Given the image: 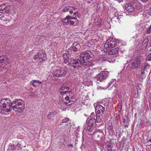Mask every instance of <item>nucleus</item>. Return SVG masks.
Wrapping results in <instances>:
<instances>
[{
	"label": "nucleus",
	"mask_w": 151,
	"mask_h": 151,
	"mask_svg": "<svg viewBox=\"0 0 151 151\" xmlns=\"http://www.w3.org/2000/svg\"><path fill=\"white\" fill-rule=\"evenodd\" d=\"M104 111V108L101 105L98 104L96 106L95 111L96 114H103Z\"/></svg>",
	"instance_id": "obj_13"
},
{
	"label": "nucleus",
	"mask_w": 151,
	"mask_h": 151,
	"mask_svg": "<svg viewBox=\"0 0 151 151\" xmlns=\"http://www.w3.org/2000/svg\"><path fill=\"white\" fill-rule=\"evenodd\" d=\"M126 142V139L125 138L123 137L121 141V142H122L123 143H124Z\"/></svg>",
	"instance_id": "obj_40"
},
{
	"label": "nucleus",
	"mask_w": 151,
	"mask_h": 151,
	"mask_svg": "<svg viewBox=\"0 0 151 151\" xmlns=\"http://www.w3.org/2000/svg\"><path fill=\"white\" fill-rule=\"evenodd\" d=\"M140 1H142L143 2H146L148 1L149 0H140Z\"/></svg>",
	"instance_id": "obj_44"
},
{
	"label": "nucleus",
	"mask_w": 151,
	"mask_h": 151,
	"mask_svg": "<svg viewBox=\"0 0 151 151\" xmlns=\"http://www.w3.org/2000/svg\"><path fill=\"white\" fill-rule=\"evenodd\" d=\"M107 149L109 151H112V148L109 146H108Z\"/></svg>",
	"instance_id": "obj_41"
},
{
	"label": "nucleus",
	"mask_w": 151,
	"mask_h": 151,
	"mask_svg": "<svg viewBox=\"0 0 151 151\" xmlns=\"http://www.w3.org/2000/svg\"><path fill=\"white\" fill-rule=\"evenodd\" d=\"M101 116V115H99L98 116V115H96V121L97 122H101L102 120L100 118V117Z\"/></svg>",
	"instance_id": "obj_32"
},
{
	"label": "nucleus",
	"mask_w": 151,
	"mask_h": 151,
	"mask_svg": "<svg viewBox=\"0 0 151 151\" xmlns=\"http://www.w3.org/2000/svg\"><path fill=\"white\" fill-rule=\"evenodd\" d=\"M149 41V40L146 37H145L143 39V41L142 43V45L144 46L145 48H147L148 45Z\"/></svg>",
	"instance_id": "obj_21"
},
{
	"label": "nucleus",
	"mask_w": 151,
	"mask_h": 151,
	"mask_svg": "<svg viewBox=\"0 0 151 151\" xmlns=\"http://www.w3.org/2000/svg\"><path fill=\"white\" fill-rule=\"evenodd\" d=\"M16 148L17 150H20L21 148L20 147V145L17 144V145H16Z\"/></svg>",
	"instance_id": "obj_38"
},
{
	"label": "nucleus",
	"mask_w": 151,
	"mask_h": 151,
	"mask_svg": "<svg viewBox=\"0 0 151 151\" xmlns=\"http://www.w3.org/2000/svg\"><path fill=\"white\" fill-rule=\"evenodd\" d=\"M139 93L135 92L134 95V97L135 98H138L139 96Z\"/></svg>",
	"instance_id": "obj_37"
},
{
	"label": "nucleus",
	"mask_w": 151,
	"mask_h": 151,
	"mask_svg": "<svg viewBox=\"0 0 151 151\" xmlns=\"http://www.w3.org/2000/svg\"><path fill=\"white\" fill-rule=\"evenodd\" d=\"M140 59L137 57H135L132 62V67L134 69H137L140 66Z\"/></svg>",
	"instance_id": "obj_12"
},
{
	"label": "nucleus",
	"mask_w": 151,
	"mask_h": 151,
	"mask_svg": "<svg viewBox=\"0 0 151 151\" xmlns=\"http://www.w3.org/2000/svg\"><path fill=\"white\" fill-rule=\"evenodd\" d=\"M151 32V26L150 25L146 31L147 34H150Z\"/></svg>",
	"instance_id": "obj_34"
},
{
	"label": "nucleus",
	"mask_w": 151,
	"mask_h": 151,
	"mask_svg": "<svg viewBox=\"0 0 151 151\" xmlns=\"http://www.w3.org/2000/svg\"><path fill=\"white\" fill-rule=\"evenodd\" d=\"M25 108V102L22 99H16L12 102L9 98L0 100V113L6 115L12 109L15 112L22 113Z\"/></svg>",
	"instance_id": "obj_1"
},
{
	"label": "nucleus",
	"mask_w": 151,
	"mask_h": 151,
	"mask_svg": "<svg viewBox=\"0 0 151 151\" xmlns=\"http://www.w3.org/2000/svg\"><path fill=\"white\" fill-rule=\"evenodd\" d=\"M62 22L64 25H70L73 26H76L77 24L78 21L77 18L68 15L62 20Z\"/></svg>",
	"instance_id": "obj_5"
},
{
	"label": "nucleus",
	"mask_w": 151,
	"mask_h": 151,
	"mask_svg": "<svg viewBox=\"0 0 151 151\" xmlns=\"http://www.w3.org/2000/svg\"><path fill=\"white\" fill-rule=\"evenodd\" d=\"M56 114V112L55 111H52L49 113L48 114L47 117L48 119H50L54 117Z\"/></svg>",
	"instance_id": "obj_24"
},
{
	"label": "nucleus",
	"mask_w": 151,
	"mask_h": 151,
	"mask_svg": "<svg viewBox=\"0 0 151 151\" xmlns=\"http://www.w3.org/2000/svg\"><path fill=\"white\" fill-rule=\"evenodd\" d=\"M150 145L151 146V144H150Z\"/></svg>",
	"instance_id": "obj_49"
},
{
	"label": "nucleus",
	"mask_w": 151,
	"mask_h": 151,
	"mask_svg": "<svg viewBox=\"0 0 151 151\" xmlns=\"http://www.w3.org/2000/svg\"><path fill=\"white\" fill-rule=\"evenodd\" d=\"M136 27L137 29H139V28H140V25L139 24L137 25L136 26Z\"/></svg>",
	"instance_id": "obj_42"
},
{
	"label": "nucleus",
	"mask_w": 151,
	"mask_h": 151,
	"mask_svg": "<svg viewBox=\"0 0 151 151\" xmlns=\"http://www.w3.org/2000/svg\"><path fill=\"white\" fill-rule=\"evenodd\" d=\"M115 15L116 16L115 18L118 20V21L119 23L120 22V20H119V19H120L121 18V16H122L120 13H118V12H116L115 13Z\"/></svg>",
	"instance_id": "obj_27"
},
{
	"label": "nucleus",
	"mask_w": 151,
	"mask_h": 151,
	"mask_svg": "<svg viewBox=\"0 0 151 151\" xmlns=\"http://www.w3.org/2000/svg\"><path fill=\"white\" fill-rule=\"evenodd\" d=\"M68 71L67 68L65 67H57L55 69L52 68L50 72L53 75L57 77H62L66 75Z\"/></svg>",
	"instance_id": "obj_4"
},
{
	"label": "nucleus",
	"mask_w": 151,
	"mask_h": 151,
	"mask_svg": "<svg viewBox=\"0 0 151 151\" xmlns=\"http://www.w3.org/2000/svg\"><path fill=\"white\" fill-rule=\"evenodd\" d=\"M68 146H69V147H73V145L72 144H70V145H68Z\"/></svg>",
	"instance_id": "obj_46"
},
{
	"label": "nucleus",
	"mask_w": 151,
	"mask_h": 151,
	"mask_svg": "<svg viewBox=\"0 0 151 151\" xmlns=\"http://www.w3.org/2000/svg\"><path fill=\"white\" fill-rule=\"evenodd\" d=\"M147 59L148 60L151 61V53H150L147 56Z\"/></svg>",
	"instance_id": "obj_36"
},
{
	"label": "nucleus",
	"mask_w": 151,
	"mask_h": 151,
	"mask_svg": "<svg viewBox=\"0 0 151 151\" xmlns=\"http://www.w3.org/2000/svg\"><path fill=\"white\" fill-rule=\"evenodd\" d=\"M139 34H141L142 33V32L143 31V29L142 28H139Z\"/></svg>",
	"instance_id": "obj_39"
},
{
	"label": "nucleus",
	"mask_w": 151,
	"mask_h": 151,
	"mask_svg": "<svg viewBox=\"0 0 151 151\" xmlns=\"http://www.w3.org/2000/svg\"><path fill=\"white\" fill-rule=\"evenodd\" d=\"M150 25L151 26V25Z\"/></svg>",
	"instance_id": "obj_50"
},
{
	"label": "nucleus",
	"mask_w": 151,
	"mask_h": 151,
	"mask_svg": "<svg viewBox=\"0 0 151 151\" xmlns=\"http://www.w3.org/2000/svg\"><path fill=\"white\" fill-rule=\"evenodd\" d=\"M131 2L125 6L126 10L129 12H134L138 14L142 10L141 5L135 2V0H129Z\"/></svg>",
	"instance_id": "obj_3"
},
{
	"label": "nucleus",
	"mask_w": 151,
	"mask_h": 151,
	"mask_svg": "<svg viewBox=\"0 0 151 151\" xmlns=\"http://www.w3.org/2000/svg\"><path fill=\"white\" fill-rule=\"evenodd\" d=\"M30 84L34 87H37L39 85V84H41L42 82L40 81L37 80H33L30 82Z\"/></svg>",
	"instance_id": "obj_18"
},
{
	"label": "nucleus",
	"mask_w": 151,
	"mask_h": 151,
	"mask_svg": "<svg viewBox=\"0 0 151 151\" xmlns=\"http://www.w3.org/2000/svg\"><path fill=\"white\" fill-rule=\"evenodd\" d=\"M111 83H112V82H111H111L109 83V84H108V86H110L111 84Z\"/></svg>",
	"instance_id": "obj_45"
},
{
	"label": "nucleus",
	"mask_w": 151,
	"mask_h": 151,
	"mask_svg": "<svg viewBox=\"0 0 151 151\" xmlns=\"http://www.w3.org/2000/svg\"><path fill=\"white\" fill-rule=\"evenodd\" d=\"M108 73L109 72L107 71L101 72V73L98 74L96 76L97 81L101 82L104 80L106 78Z\"/></svg>",
	"instance_id": "obj_11"
},
{
	"label": "nucleus",
	"mask_w": 151,
	"mask_h": 151,
	"mask_svg": "<svg viewBox=\"0 0 151 151\" xmlns=\"http://www.w3.org/2000/svg\"><path fill=\"white\" fill-rule=\"evenodd\" d=\"M7 9V6L5 4H3L0 5V12L6 13Z\"/></svg>",
	"instance_id": "obj_20"
},
{
	"label": "nucleus",
	"mask_w": 151,
	"mask_h": 151,
	"mask_svg": "<svg viewBox=\"0 0 151 151\" xmlns=\"http://www.w3.org/2000/svg\"><path fill=\"white\" fill-rule=\"evenodd\" d=\"M69 121V119L67 117H65L64 119H63L61 121L62 123H66Z\"/></svg>",
	"instance_id": "obj_33"
},
{
	"label": "nucleus",
	"mask_w": 151,
	"mask_h": 151,
	"mask_svg": "<svg viewBox=\"0 0 151 151\" xmlns=\"http://www.w3.org/2000/svg\"><path fill=\"white\" fill-rule=\"evenodd\" d=\"M8 58L4 57H0V68L2 70L7 67Z\"/></svg>",
	"instance_id": "obj_8"
},
{
	"label": "nucleus",
	"mask_w": 151,
	"mask_h": 151,
	"mask_svg": "<svg viewBox=\"0 0 151 151\" xmlns=\"http://www.w3.org/2000/svg\"><path fill=\"white\" fill-rule=\"evenodd\" d=\"M80 46L76 42H74L72 45L68 49V51L69 53L73 54L75 53L79 50L80 49Z\"/></svg>",
	"instance_id": "obj_7"
},
{
	"label": "nucleus",
	"mask_w": 151,
	"mask_h": 151,
	"mask_svg": "<svg viewBox=\"0 0 151 151\" xmlns=\"http://www.w3.org/2000/svg\"><path fill=\"white\" fill-rule=\"evenodd\" d=\"M0 19L3 21H9L10 17L4 12H0Z\"/></svg>",
	"instance_id": "obj_16"
},
{
	"label": "nucleus",
	"mask_w": 151,
	"mask_h": 151,
	"mask_svg": "<svg viewBox=\"0 0 151 151\" xmlns=\"http://www.w3.org/2000/svg\"><path fill=\"white\" fill-rule=\"evenodd\" d=\"M78 13V12L77 11H75V12L74 13L73 17H74L75 18H76V17H77V13Z\"/></svg>",
	"instance_id": "obj_35"
},
{
	"label": "nucleus",
	"mask_w": 151,
	"mask_h": 151,
	"mask_svg": "<svg viewBox=\"0 0 151 151\" xmlns=\"http://www.w3.org/2000/svg\"><path fill=\"white\" fill-rule=\"evenodd\" d=\"M76 9L74 7L68 6L65 7L63 9V12H69L70 14H72L73 13V11Z\"/></svg>",
	"instance_id": "obj_15"
},
{
	"label": "nucleus",
	"mask_w": 151,
	"mask_h": 151,
	"mask_svg": "<svg viewBox=\"0 0 151 151\" xmlns=\"http://www.w3.org/2000/svg\"><path fill=\"white\" fill-rule=\"evenodd\" d=\"M150 65L148 63H145L142 67V69L146 72L148 71L150 69Z\"/></svg>",
	"instance_id": "obj_23"
},
{
	"label": "nucleus",
	"mask_w": 151,
	"mask_h": 151,
	"mask_svg": "<svg viewBox=\"0 0 151 151\" xmlns=\"http://www.w3.org/2000/svg\"><path fill=\"white\" fill-rule=\"evenodd\" d=\"M76 99L74 96H67L65 97V99H64L63 104H64L65 105H70L75 102L76 101Z\"/></svg>",
	"instance_id": "obj_9"
},
{
	"label": "nucleus",
	"mask_w": 151,
	"mask_h": 151,
	"mask_svg": "<svg viewBox=\"0 0 151 151\" xmlns=\"http://www.w3.org/2000/svg\"><path fill=\"white\" fill-rule=\"evenodd\" d=\"M94 127L93 126L90 125L88 124V125L87 127V129L90 132H92L93 129Z\"/></svg>",
	"instance_id": "obj_28"
},
{
	"label": "nucleus",
	"mask_w": 151,
	"mask_h": 151,
	"mask_svg": "<svg viewBox=\"0 0 151 151\" xmlns=\"http://www.w3.org/2000/svg\"><path fill=\"white\" fill-rule=\"evenodd\" d=\"M63 60L64 61V63L65 64H66L69 61V55L67 53H65L63 55Z\"/></svg>",
	"instance_id": "obj_19"
},
{
	"label": "nucleus",
	"mask_w": 151,
	"mask_h": 151,
	"mask_svg": "<svg viewBox=\"0 0 151 151\" xmlns=\"http://www.w3.org/2000/svg\"><path fill=\"white\" fill-rule=\"evenodd\" d=\"M16 149V145H14L13 144H10L8 149L7 151H10V150H14Z\"/></svg>",
	"instance_id": "obj_26"
},
{
	"label": "nucleus",
	"mask_w": 151,
	"mask_h": 151,
	"mask_svg": "<svg viewBox=\"0 0 151 151\" xmlns=\"http://www.w3.org/2000/svg\"><path fill=\"white\" fill-rule=\"evenodd\" d=\"M116 43V42L114 39H109L106 41L104 47L106 48H111L115 46Z\"/></svg>",
	"instance_id": "obj_10"
},
{
	"label": "nucleus",
	"mask_w": 151,
	"mask_h": 151,
	"mask_svg": "<svg viewBox=\"0 0 151 151\" xmlns=\"http://www.w3.org/2000/svg\"><path fill=\"white\" fill-rule=\"evenodd\" d=\"M95 116V114L94 113H92L91 114V115L90 116H92V117H94Z\"/></svg>",
	"instance_id": "obj_43"
},
{
	"label": "nucleus",
	"mask_w": 151,
	"mask_h": 151,
	"mask_svg": "<svg viewBox=\"0 0 151 151\" xmlns=\"http://www.w3.org/2000/svg\"><path fill=\"white\" fill-rule=\"evenodd\" d=\"M93 55L92 53L89 51H85L81 53L78 59L73 60L71 61V64L72 66L74 68L78 67H80L83 65L86 67H89L90 66V63L88 60L87 62L85 61V58L86 59H88L89 58H92Z\"/></svg>",
	"instance_id": "obj_2"
},
{
	"label": "nucleus",
	"mask_w": 151,
	"mask_h": 151,
	"mask_svg": "<svg viewBox=\"0 0 151 151\" xmlns=\"http://www.w3.org/2000/svg\"><path fill=\"white\" fill-rule=\"evenodd\" d=\"M149 141L150 142H151V139H150L149 140Z\"/></svg>",
	"instance_id": "obj_47"
},
{
	"label": "nucleus",
	"mask_w": 151,
	"mask_h": 151,
	"mask_svg": "<svg viewBox=\"0 0 151 151\" xmlns=\"http://www.w3.org/2000/svg\"><path fill=\"white\" fill-rule=\"evenodd\" d=\"M88 120V124L90 125L93 126L96 123V119L94 117H92V116H89L87 119Z\"/></svg>",
	"instance_id": "obj_17"
},
{
	"label": "nucleus",
	"mask_w": 151,
	"mask_h": 151,
	"mask_svg": "<svg viewBox=\"0 0 151 151\" xmlns=\"http://www.w3.org/2000/svg\"><path fill=\"white\" fill-rule=\"evenodd\" d=\"M46 58V56L45 52L42 50H40L34 57L35 60H38L41 63L45 60Z\"/></svg>",
	"instance_id": "obj_6"
},
{
	"label": "nucleus",
	"mask_w": 151,
	"mask_h": 151,
	"mask_svg": "<svg viewBox=\"0 0 151 151\" xmlns=\"http://www.w3.org/2000/svg\"><path fill=\"white\" fill-rule=\"evenodd\" d=\"M95 22H96V25L98 26H102L104 24V22L100 18H96L95 20Z\"/></svg>",
	"instance_id": "obj_22"
},
{
	"label": "nucleus",
	"mask_w": 151,
	"mask_h": 151,
	"mask_svg": "<svg viewBox=\"0 0 151 151\" xmlns=\"http://www.w3.org/2000/svg\"><path fill=\"white\" fill-rule=\"evenodd\" d=\"M145 71H144L143 70L141 69V72L139 73V78L141 79H142L143 78L145 77Z\"/></svg>",
	"instance_id": "obj_25"
},
{
	"label": "nucleus",
	"mask_w": 151,
	"mask_h": 151,
	"mask_svg": "<svg viewBox=\"0 0 151 151\" xmlns=\"http://www.w3.org/2000/svg\"><path fill=\"white\" fill-rule=\"evenodd\" d=\"M113 82H115L116 81V80H112Z\"/></svg>",
	"instance_id": "obj_48"
},
{
	"label": "nucleus",
	"mask_w": 151,
	"mask_h": 151,
	"mask_svg": "<svg viewBox=\"0 0 151 151\" xmlns=\"http://www.w3.org/2000/svg\"><path fill=\"white\" fill-rule=\"evenodd\" d=\"M137 88L135 90V92H137V93H140L141 91V88L140 87H139V86H138V85H137Z\"/></svg>",
	"instance_id": "obj_30"
},
{
	"label": "nucleus",
	"mask_w": 151,
	"mask_h": 151,
	"mask_svg": "<svg viewBox=\"0 0 151 151\" xmlns=\"http://www.w3.org/2000/svg\"><path fill=\"white\" fill-rule=\"evenodd\" d=\"M102 70V68L101 67H98L96 68H94L93 69L94 72H99L100 70Z\"/></svg>",
	"instance_id": "obj_29"
},
{
	"label": "nucleus",
	"mask_w": 151,
	"mask_h": 151,
	"mask_svg": "<svg viewBox=\"0 0 151 151\" xmlns=\"http://www.w3.org/2000/svg\"><path fill=\"white\" fill-rule=\"evenodd\" d=\"M119 51V49L118 47L110 50H108L106 49H105L104 51H106V52L108 53L110 55H114L118 53Z\"/></svg>",
	"instance_id": "obj_14"
},
{
	"label": "nucleus",
	"mask_w": 151,
	"mask_h": 151,
	"mask_svg": "<svg viewBox=\"0 0 151 151\" xmlns=\"http://www.w3.org/2000/svg\"><path fill=\"white\" fill-rule=\"evenodd\" d=\"M69 88H68V87H65V86L63 85L61 88V89L63 91H64L65 90V89H66V90L64 91L65 92V93H66L67 92V90H68L69 89Z\"/></svg>",
	"instance_id": "obj_31"
}]
</instances>
